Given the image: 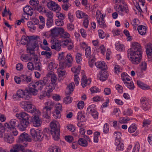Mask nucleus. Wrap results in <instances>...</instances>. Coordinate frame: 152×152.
I'll use <instances>...</instances> for the list:
<instances>
[{
  "mask_svg": "<svg viewBox=\"0 0 152 152\" xmlns=\"http://www.w3.org/2000/svg\"><path fill=\"white\" fill-rule=\"evenodd\" d=\"M15 116L19 119H22L20 124L18 125V128L20 131H24L29 123V119L30 116L25 112H21L16 113Z\"/></svg>",
  "mask_w": 152,
  "mask_h": 152,
  "instance_id": "obj_1",
  "label": "nucleus"
},
{
  "mask_svg": "<svg viewBox=\"0 0 152 152\" xmlns=\"http://www.w3.org/2000/svg\"><path fill=\"white\" fill-rule=\"evenodd\" d=\"M50 132L53 138L55 140H58L59 139L60 124L59 123L55 120H53L50 123Z\"/></svg>",
  "mask_w": 152,
  "mask_h": 152,
  "instance_id": "obj_2",
  "label": "nucleus"
},
{
  "mask_svg": "<svg viewBox=\"0 0 152 152\" xmlns=\"http://www.w3.org/2000/svg\"><path fill=\"white\" fill-rule=\"evenodd\" d=\"M20 106L24 110L32 114H40V111L37 109L36 107H33V105L31 103L27 101H22L20 103Z\"/></svg>",
  "mask_w": 152,
  "mask_h": 152,
  "instance_id": "obj_3",
  "label": "nucleus"
},
{
  "mask_svg": "<svg viewBox=\"0 0 152 152\" xmlns=\"http://www.w3.org/2000/svg\"><path fill=\"white\" fill-rule=\"evenodd\" d=\"M122 4H115V10L116 12H115V19H116L118 17V12L120 15L121 14V12L125 11L126 13H128L129 11L127 5Z\"/></svg>",
  "mask_w": 152,
  "mask_h": 152,
  "instance_id": "obj_4",
  "label": "nucleus"
},
{
  "mask_svg": "<svg viewBox=\"0 0 152 152\" xmlns=\"http://www.w3.org/2000/svg\"><path fill=\"white\" fill-rule=\"evenodd\" d=\"M53 103L51 101H49L45 104V107L42 110V113L43 117L47 119L50 117L51 110L53 105Z\"/></svg>",
  "mask_w": 152,
  "mask_h": 152,
  "instance_id": "obj_5",
  "label": "nucleus"
},
{
  "mask_svg": "<svg viewBox=\"0 0 152 152\" xmlns=\"http://www.w3.org/2000/svg\"><path fill=\"white\" fill-rule=\"evenodd\" d=\"M141 46L137 42H134L130 49L127 51V53L135 54L140 55L142 54Z\"/></svg>",
  "mask_w": 152,
  "mask_h": 152,
  "instance_id": "obj_6",
  "label": "nucleus"
},
{
  "mask_svg": "<svg viewBox=\"0 0 152 152\" xmlns=\"http://www.w3.org/2000/svg\"><path fill=\"white\" fill-rule=\"evenodd\" d=\"M19 142L21 143L23 147H26L28 145V142H31V139L28 134L25 132H23L20 136L19 138Z\"/></svg>",
  "mask_w": 152,
  "mask_h": 152,
  "instance_id": "obj_7",
  "label": "nucleus"
},
{
  "mask_svg": "<svg viewBox=\"0 0 152 152\" xmlns=\"http://www.w3.org/2000/svg\"><path fill=\"white\" fill-rule=\"evenodd\" d=\"M30 134L32 137L34 139L36 138L38 141H40L46 135L44 134L40 130L37 129H30Z\"/></svg>",
  "mask_w": 152,
  "mask_h": 152,
  "instance_id": "obj_8",
  "label": "nucleus"
},
{
  "mask_svg": "<svg viewBox=\"0 0 152 152\" xmlns=\"http://www.w3.org/2000/svg\"><path fill=\"white\" fill-rule=\"evenodd\" d=\"M127 56L132 64H138L142 58L141 54L127 53Z\"/></svg>",
  "mask_w": 152,
  "mask_h": 152,
  "instance_id": "obj_9",
  "label": "nucleus"
},
{
  "mask_svg": "<svg viewBox=\"0 0 152 152\" xmlns=\"http://www.w3.org/2000/svg\"><path fill=\"white\" fill-rule=\"evenodd\" d=\"M30 55L23 54L21 55L20 59L24 62H26L28 61L32 60L34 62L38 61V57L37 55L30 53Z\"/></svg>",
  "mask_w": 152,
  "mask_h": 152,
  "instance_id": "obj_10",
  "label": "nucleus"
},
{
  "mask_svg": "<svg viewBox=\"0 0 152 152\" xmlns=\"http://www.w3.org/2000/svg\"><path fill=\"white\" fill-rule=\"evenodd\" d=\"M37 82L31 83L28 86V91L30 93L34 95L37 94V90H40L39 86Z\"/></svg>",
  "mask_w": 152,
  "mask_h": 152,
  "instance_id": "obj_11",
  "label": "nucleus"
},
{
  "mask_svg": "<svg viewBox=\"0 0 152 152\" xmlns=\"http://www.w3.org/2000/svg\"><path fill=\"white\" fill-rule=\"evenodd\" d=\"M23 11L24 13L23 15V16L25 19H28V16H31L33 13V10L30 6H26L23 8Z\"/></svg>",
  "mask_w": 152,
  "mask_h": 152,
  "instance_id": "obj_12",
  "label": "nucleus"
},
{
  "mask_svg": "<svg viewBox=\"0 0 152 152\" xmlns=\"http://www.w3.org/2000/svg\"><path fill=\"white\" fill-rule=\"evenodd\" d=\"M47 6L50 10L54 11H59L61 10L60 6L56 3L53 1H50L47 3Z\"/></svg>",
  "mask_w": 152,
  "mask_h": 152,
  "instance_id": "obj_13",
  "label": "nucleus"
},
{
  "mask_svg": "<svg viewBox=\"0 0 152 152\" xmlns=\"http://www.w3.org/2000/svg\"><path fill=\"white\" fill-rule=\"evenodd\" d=\"M51 48L52 49H54L58 51L61 50V45L57 39L55 38H53L51 40Z\"/></svg>",
  "mask_w": 152,
  "mask_h": 152,
  "instance_id": "obj_14",
  "label": "nucleus"
},
{
  "mask_svg": "<svg viewBox=\"0 0 152 152\" xmlns=\"http://www.w3.org/2000/svg\"><path fill=\"white\" fill-rule=\"evenodd\" d=\"M34 116L32 119L33 124V126L35 127H38L40 126L42 121L39 118V115L41 114L37 115V114H33Z\"/></svg>",
  "mask_w": 152,
  "mask_h": 152,
  "instance_id": "obj_15",
  "label": "nucleus"
},
{
  "mask_svg": "<svg viewBox=\"0 0 152 152\" xmlns=\"http://www.w3.org/2000/svg\"><path fill=\"white\" fill-rule=\"evenodd\" d=\"M142 108L145 111H147L150 107V106L148 101L145 97H142L140 99Z\"/></svg>",
  "mask_w": 152,
  "mask_h": 152,
  "instance_id": "obj_16",
  "label": "nucleus"
},
{
  "mask_svg": "<svg viewBox=\"0 0 152 152\" xmlns=\"http://www.w3.org/2000/svg\"><path fill=\"white\" fill-rule=\"evenodd\" d=\"M37 82L39 84L40 90H41L44 86L47 85L50 83V80L49 78V77L47 76L46 77H44L42 80H40Z\"/></svg>",
  "mask_w": 152,
  "mask_h": 152,
  "instance_id": "obj_17",
  "label": "nucleus"
},
{
  "mask_svg": "<svg viewBox=\"0 0 152 152\" xmlns=\"http://www.w3.org/2000/svg\"><path fill=\"white\" fill-rule=\"evenodd\" d=\"M38 46V44L37 42V41H34L33 44H32L31 45H28L27 48V52L32 55L34 54V49Z\"/></svg>",
  "mask_w": 152,
  "mask_h": 152,
  "instance_id": "obj_18",
  "label": "nucleus"
},
{
  "mask_svg": "<svg viewBox=\"0 0 152 152\" xmlns=\"http://www.w3.org/2000/svg\"><path fill=\"white\" fill-rule=\"evenodd\" d=\"M4 127L5 129H7V131L10 132L11 136H16L18 134V132L16 128H10V127L8 124H5Z\"/></svg>",
  "mask_w": 152,
  "mask_h": 152,
  "instance_id": "obj_19",
  "label": "nucleus"
},
{
  "mask_svg": "<svg viewBox=\"0 0 152 152\" xmlns=\"http://www.w3.org/2000/svg\"><path fill=\"white\" fill-rule=\"evenodd\" d=\"M16 94L19 97L22 98L24 99H29L30 98V96L27 94V92H26L21 89H19L18 91Z\"/></svg>",
  "mask_w": 152,
  "mask_h": 152,
  "instance_id": "obj_20",
  "label": "nucleus"
},
{
  "mask_svg": "<svg viewBox=\"0 0 152 152\" xmlns=\"http://www.w3.org/2000/svg\"><path fill=\"white\" fill-rule=\"evenodd\" d=\"M56 86L49 83V85L45 87V92L47 93V96L48 97H49L50 96L51 93L55 88Z\"/></svg>",
  "mask_w": 152,
  "mask_h": 152,
  "instance_id": "obj_21",
  "label": "nucleus"
},
{
  "mask_svg": "<svg viewBox=\"0 0 152 152\" xmlns=\"http://www.w3.org/2000/svg\"><path fill=\"white\" fill-rule=\"evenodd\" d=\"M91 82V79L89 78L87 79L85 76H83L81 81V84L83 88H85L87 85H89L90 84Z\"/></svg>",
  "mask_w": 152,
  "mask_h": 152,
  "instance_id": "obj_22",
  "label": "nucleus"
},
{
  "mask_svg": "<svg viewBox=\"0 0 152 152\" xmlns=\"http://www.w3.org/2000/svg\"><path fill=\"white\" fill-rule=\"evenodd\" d=\"M97 76L100 80L104 81L107 80L108 77V75L106 72L102 71L99 73Z\"/></svg>",
  "mask_w": 152,
  "mask_h": 152,
  "instance_id": "obj_23",
  "label": "nucleus"
},
{
  "mask_svg": "<svg viewBox=\"0 0 152 152\" xmlns=\"http://www.w3.org/2000/svg\"><path fill=\"white\" fill-rule=\"evenodd\" d=\"M47 76L50 78L51 82L50 84L56 86V83L57 80V77L54 73L53 72H50L47 74Z\"/></svg>",
  "mask_w": 152,
  "mask_h": 152,
  "instance_id": "obj_24",
  "label": "nucleus"
},
{
  "mask_svg": "<svg viewBox=\"0 0 152 152\" xmlns=\"http://www.w3.org/2000/svg\"><path fill=\"white\" fill-rule=\"evenodd\" d=\"M95 65L97 68L104 70L107 68V65L104 61H98L95 63Z\"/></svg>",
  "mask_w": 152,
  "mask_h": 152,
  "instance_id": "obj_25",
  "label": "nucleus"
},
{
  "mask_svg": "<svg viewBox=\"0 0 152 152\" xmlns=\"http://www.w3.org/2000/svg\"><path fill=\"white\" fill-rule=\"evenodd\" d=\"M22 81L24 83H28L31 81L32 78L30 75H22L20 76Z\"/></svg>",
  "mask_w": 152,
  "mask_h": 152,
  "instance_id": "obj_26",
  "label": "nucleus"
},
{
  "mask_svg": "<svg viewBox=\"0 0 152 152\" xmlns=\"http://www.w3.org/2000/svg\"><path fill=\"white\" fill-rule=\"evenodd\" d=\"M62 111V105L58 103L57 104L56 106V109L55 110L56 117L57 118H59L61 117L60 113Z\"/></svg>",
  "mask_w": 152,
  "mask_h": 152,
  "instance_id": "obj_27",
  "label": "nucleus"
},
{
  "mask_svg": "<svg viewBox=\"0 0 152 152\" xmlns=\"http://www.w3.org/2000/svg\"><path fill=\"white\" fill-rule=\"evenodd\" d=\"M75 86L74 82H72L69 83L66 89L67 91L66 92V94L67 95L71 94L73 91Z\"/></svg>",
  "mask_w": 152,
  "mask_h": 152,
  "instance_id": "obj_28",
  "label": "nucleus"
},
{
  "mask_svg": "<svg viewBox=\"0 0 152 152\" xmlns=\"http://www.w3.org/2000/svg\"><path fill=\"white\" fill-rule=\"evenodd\" d=\"M63 31V28H57L55 27L50 30L51 34L53 36H57L58 34H60V32Z\"/></svg>",
  "mask_w": 152,
  "mask_h": 152,
  "instance_id": "obj_29",
  "label": "nucleus"
},
{
  "mask_svg": "<svg viewBox=\"0 0 152 152\" xmlns=\"http://www.w3.org/2000/svg\"><path fill=\"white\" fill-rule=\"evenodd\" d=\"M23 148L20 145L17 144L13 146V148L10 150V152H19V151H22Z\"/></svg>",
  "mask_w": 152,
  "mask_h": 152,
  "instance_id": "obj_30",
  "label": "nucleus"
},
{
  "mask_svg": "<svg viewBox=\"0 0 152 152\" xmlns=\"http://www.w3.org/2000/svg\"><path fill=\"white\" fill-rule=\"evenodd\" d=\"M76 17L79 19L88 18V16L85 13L80 10H77L76 12Z\"/></svg>",
  "mask_w": 152,
  "mask_h": 152,
  "instance_id": "obj_31",
  "label": "nucleus"
},
{
  "mask_svg": "<svg viewBox=\"0 0 152 152\" xmlns=\"http://www.w3.org/2000/svg\"><path fill=\"white\" fill-rule=\"evenodd\" d=\"M29 40V37L28 36H23L22 37L21 39V43L23 45H27H27H30Z\"/></svg>",
  "mask_w": 152,
  "mask_h": 152,
  "instance_id": "obj_32",
  "label": "nucleus"
},
{
  "mask_svg": "<svg viewBox=\"0 0 152 152\" xmlns=\"http://www.w3.org/2000/svg\"><path fill=\"white\" fill-rule=\"evenodd\" d=\"M115 145L116 146V151H123L124 149V145L123 143L121 142V141H117L115 142Z\"/></svg>",
  "mask_w": 152,
  "mask_h": 152,
  "instance_id": "obj_33",
  "label": "nucleus"
},
{
  "mask_svg": "<svg viewBox=\"0 0 152 152\" xmlns=\"http://www.w3.org/2000/svg\"><path fill=\"white\" fill-rule=\"evenodd\" d=\"M5 124H8L10 127V128H15L16 126L18 127V125L19 124L18 121L16 120L15 119H11L10 121L9 124L7 123Z\"/></svg>",
  "mask_w": 152,
  "mask_h": 152,
  "instance_id": "obj_34",
  "label": "nucleus"
},
{
  "mask_svg": "<svg viewBox=\"0 0 152 152\" xmlns=\"http://www.w3.org/2000/svg\"><path fill=\"white\" fill-rule=\"evenodd\" d=\"M146 52L147 56H151L152 55V44H147L145 47Z\"/></svg>",
  "mask_w": 152,
  "mask_h": 152,
  "instance_id": "obj_35",
  "label": "nucleus"
},
{
  "mask_svg": "<svg viewBox=\"0 0 152 152\" xmlns=\"http://www.w3.org/2000/svg\"><path fill=\"white\" fill-rule=\"evenodd\" d=\"M5 141L9 143H12L14 141V138L11 135H10L7 134H5L4 137Z\"/></svg>",
  "mask_w": 152,
  "mask_h": 152,
  "instance_id": "obj_36",
  "label": "nucleus"
},
{
  "mask_svg": "<svg viewBox=\"0 0 152 152\" xmlns=\"http://www.w3.org/2000/svg\"><path fill=\"white\" fill-rule=\"evenodd\" d=\"M146 30V27L142 25H140L137 28L139 33L141 35H144L145 34Z\"/></svg>",
  "mask_w": 152,
  "mask_h": 152,
  "instance_id": "obj_37",
  "label": "nucleus"
},
{
  "mask_svg": "<svg viewBox=\"0 0 152 152\" xmlns=\"http://www.w3.org/2000/svg\"><path fill=\"white\" fill-rule=\"evenodd\" d=\"M43 12L47 18V19H53V14L52 12L49 10H44Z\"/></svg>",
  "mask_w": 152,
  "mask_h": 152,
  "instance_id": "obj_38",
  "label": "nucleus"
},
{
  "mask_svg": "<svg viewBox=\"0 0 152 152\" xmlns=\"http://www.w3.org/2000/svg\"><path fill=\"white\" fill-rule=\"evenodd\" d=\"M59 66L62 69L66 68L67 67H69L71 66V65L67 61H64L60 62Z\"/></svg>",
  "mask_w": 152,
  "mask_h": 152,
  "instance_id": "obj_39",
  "label": "nucleus"
},
{
  "mask_svg": "<svg viewBox=\"0 0 152 152\" xmlns=\"http://www.w3.org/2000/svg\"><path fill=\"white\" fill-rule=\"evenodd\" d=\"M96 110V106L94 104H92L88 106L87 109V113L90 114L92 112Z\"/></svg>",
  "mask_w": 152,
  "mask_h": 152,
  "instance_id": "obj_40",
  "label": "nucleus"
},
{
  "mask_svg": "<svg viewBox=\"0 0 152 152\" xmlns=\"http://www.w3.org/2000/svg\"><path fill=\"white\" fill-rule=\"evenodd\" d=\"M77 119L78 121L80 122H84L85 121V116L82 114V112L80 111L78 113Z\"/></svg>",
  "mask_w": 152,
  "mask_h": 152,
  "instance_id": "obj_41",
  "label": "nucleus"
},
{
  "mask_svg": "<svg viewBox=\"0 0 152 152\" xmlns=\"http://www.w3.org/2000/svg\"><path fill=\"white\" fill-rule=\"evenodd\" d=\"M116 49L118 51L121 52L125 50V47L123 44L118 43L115 44Z\"/></svg>",
  "mask_w": 152,
  "mask_h": 152,
  "instance_id": "obj_42",
  "label": "nucleus"
},
{
  "mask_svg": "<svg viewBox=\"0 0 152 152\" xmlns=\"http://www.w3.org/2000/svg\"><path fill=\"white\" fill-rule=\"evenodd\" d=\"M78 144L80 145L86 147L88 145L87 142L85 139L83 138H80L78 141Z\"/></svg>",
  "mask_w": 152,
  "mask_h": 152,
  "instance_id": "obj_43",
  "label": "nucleus"
},
{
  "mask_svg": "<svg viewBox=\"0 0 152 152\" xmlns=\"http://www.w3.org/2000/svg\"><path fill=\"white\" fill-rule=\"evenodd\" d=\"M122 67L118 65H115V74L118 75L122 72Z\"/></svg>",
  "mask_w": 152,
  "mask_h": 152,
  "instance_id": "obj_44",
  "label": "nucleus"
},
{
  "mask_svg": "<svg viewBox=\"0 0 152 152\" xmlns=\"http://www.w3.org/2000/svg\"><path fill=\"white\" fill-rule=\"evenodd\" d=\"M96 17L97 21L104 18L105 16H103L99 10H97L96 12Z\"/></svg>",
  "mask_w": 152,
  "mask_h": 152,
  "instance_id": "obj_45",
  "label": "nucleus"
},
{
  "mask_svg": "<svg viewBox=\"0 0 152 152\" xmlns=\"http://www.w3.org/2000/svg\"><path fill=\"white\" fill-rule=\"evenodd\" d=\"M28 27L30 28V31H33L36 29V27L35 24L31 21H29L27 23Z\"/></svg>",
  "mask_w": 152,
  "mask_h": 152,
  "instance_id": "obj_46",
  "label": "nucleus"
},
{
  "mask_svg": "<svg viewBox=\"0 0 152 152\" xmlns=\"http://www.w3.org/2000/svg\"><path fill=\"white\" fill-rule=\"evenodd\" d=\"M61 32H60L59 34H60L61 37L63 38H69L70 37V34L68 32L64 31V29L63 28V31Z\"/></svg>",
  "mask_w": 152,
  "mask_h": 152,
  "instance_id": "obj_47",
  "label": "nucleus"
},
{
  "mask_svg": "<svg viewBox=\"0 0 152 152\" xmlns=\"http://www.w3.org/2000/svg\"><path fill=\"white\" fill-rule=\"evenodd\" d=\"M81 69V67L80 66H75L72 68L71 70L75 74L78 75L80 73V70Z\"/></svg>",
  "mask_w": 152,
  "mask_h": 152,
  "instance_id": "obj_48",
  "label": "nucleus"
},
{
  "mask_svg": "<svg viewBox=\"0 0 152 152\" xmlns=\"http://www.w3.org/2000/svg\"><path fill=\"white\" fill-rule=\"evenodd\" d=\"M71 40L70 39H62L61 41L62 44L61 45L63 47H65L68 45Z\"/></svg>",
  "mask_w": 152,
  "mask_h": 152,
  "instance_id": "obj_49",
  "label": "nucleus"
},
{
  "mask_svg": "<svg viewBox=\"0 0 152 152\" xmlns=\"http://www.w3.org/2000/svg\"><path fill=\"white\" fill-rule=\"evenodd\" d=\"M98 24L101 28L106 27V25L104 20V18L97 21Z\"/></svg>",
  "mask_w": 152,
  "mask_h": 152,
  "instance_id": "obj_50",
  "label": "nucleus"
},
{
  "mask_svg": "<svg viewBox=\"0 0 152 152\" xmlns=\"http://www.w3.org/2000/svg\"><path fill=\"white\" fill-rule=\"evenodd\" d=\"M130 119L129 118H125L124 117L120 118L118 119L119 122L121 124H125L128 122Z\"/></svg>",
  "mask_w": 152,
  "mask_h": 152,
  "instance_id": "obj_51",
  "label": "nucleus"
},
{
  "mask_svg": "<svg viewBox=\"0 0 152 152\" xmlns=\"http://www.w3.org/2000/svg\"><path fill=\"white\" fill-rule=\"evenodd\" d=\"M100 134V133L98 132H96L94 133V142L97 143L98 142V138Z\"/></svg>",
  "mask_w": 152,
  "mask_h": 152,
  "instance_id": "obj_52",
  "label": "nucleus"
},
{
  "mask_svg": "<svg viewBox=\"0 0 152 152\" xmlns=\"http://www.w3.org/2000/svg\"><path fill=\"white\" fill-rule=\"evenodd\" d=\"M121 134L119 132H115V141L117 142V141H121Z\"/></svg>",
  "mask_w": 152,
  "mask_h": 152,
  "instance_id": "obj_53",
  "label": "nucleus"
},
{
  "mask_svg": "<svg viewBox=\"0 0 152 152\" xmlns=\"http://www.w3.org/2000/svg\"><path fill=\"white\" fill-rule=\"evenodd\" d=\"M124 84L130 89L133 90L134 88V83L133 82L130 81V82H125Z\"/></svg>",
  "mask_w": 152,
  "mask_h": 152,
  "instance_id": "obj_54",
  "label": "nucleus"
},
{
  "mask_svg": "<svg viewBox=\"0 0 152 152\" xmlns=\"http://www.w3.org/2000/svg\"><path fill=\"white\" fill-rule=\"evenodd\" d=\"M41 55L45 56L47 58H50L51 56L52 53L48 51H43L41 52Z\"/></svg>",
  "mask_w": 152,
  "mask_h": 152,
  "instance_id": "obj_55",
  "label": "nucleus"
},
{
  "mask_svg": "<svg viewBox=\"0 0 152 152\" xmlns=\"http://www.w3.org/2000/svg\"><path fill=\"white\" fill-rule=\"evenodd\" d=\"M47 152H60V151L57 146H55L50 148Z\"/></svg>",
  "mask_w": 152,
  "mask_h": 152,
  "instance_id": "obj_56",
  "label": "nucleus"
},
{
  "mask_svg": "<svg viewBox=\"0 0 152 152\" xmlns=\"http://www.w3.org/2000/svg\"><path fill=\"white\" fill-rule=\"evenodd\" d=\"M57 72L59 77L63 76L65 74V72L63 70V69H62L61 67H59L57 69Z\"/></svg>",
  "mask_w": 152,
  "mask_h": 152,
  "instance_id": "obj_57",
  "label": "nucleus"
},
{
  "mask_svg": "<svg viewBox=\"0 0 152 152\" xmlns=\"http://www.w3.org/2000/svg\"><path fill=\"white\" fill-rule=\"evenodd\" d=\"M137 129L136 126L135 124H132L128 128L129 132L131 133L134 132Z\"/></svg>",
  "mask_w": 152,
  "mask_h": 152,
  "instance_id": "obj_58",
  "label": "nucleus"
},
{
  "mask_svg": "<svg viewBox=\"0 0 152 152\" xmlns=\"http://www.w3.org/2000/svg\"><path fill=\"white\" fill-rule=\"evenodd\" d=\"M81 56V54L79 53H77L76 55V60L78 64L80 63L82 61V58Z\"/></svg>",
  "mask_w": 152,
  "mask_h": 152,
  "instance_id": "obj_59",
  "label": "nucleus"
},
{
  "mask_svg": "<svg viewBox=\"0 0 152 152\" xmlns=\"http://www.w3.org/2000/svg\"><path fill=\"white\" fill-rule=\"evenodd\" d=\"M66 127L68 130L72 132H75V126L72 124H69L67 125Z\"/></svg>",
  "mask_w": 152,
  "mask_h": 152,
  "instance_id": "obj_60",
  "label": "nucleus"
},
{
  "mask_svg": "<svg viewBox=\"0 0 152 152\" xmlns=\"http://www.w3.org/2000/svg\"><path fill=\"white\" fill-rule=\"evenodd\" d=\"M72 100V98L69 96H67L64 98L63 102L66 104H68L71 103Z\"/></svg>",
  "mask_w": 152,
  "mask_h": 152,
  "instance_id": "obj_61",
  "label": "nucleus"
},
{
  "mask_svg": "<svg viewBox=\"0 0 152 152\" xmlns=\"http://www.w3.org/2000/svg\"><path fill=\"white\" fill-rule=\"evenodd\" d=\"M71 6L69 3H64L62 5V8L65 11H67L68 8Z\"/></svg>",
  "mask_w": 152,
  "mask_h": 152,
  "instance_id": "obj_62",
  "label": "nucleus"
},
{
  "mask_svg": "<svg viewBox=\"0 0 152 152\" xmlns=\"http://www.w3.org/2000/svg\"><path fill=\"white\" fill-rule=\"evenodd\" d=\"M55 24L58 26H61L64 25V23L63 20L56 19L55 20Z\"/></svg>",
  "mask_w": 152,
  "mask_h": 152,
  "instance_id": "obj_63",
  "label": "nucleus"
},
{
  "mask_svg": "<svg viewBox=\"0 0 152 152\" xmlns=\"http://www.w3.org/2000/svg\"><path fill=\"white\" fill-rule=\"evenodd\" d=\"M140 149V145L138 142H136L133 148L132 152H138Z\"/></svg>",
  "mask_w": 152,
  "mask_h": 152,
  "instance_id": "obj_64",
  "label": "nucleus"
}]
</instances>
